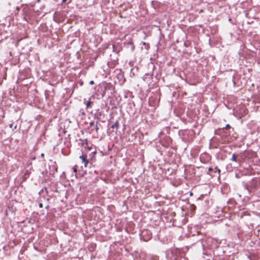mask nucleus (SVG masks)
Wrapping results in <instances>:
<instances>
[{
  "instance_id": "423d86ee",
  "label": "nucleus",
  "mask_w": 260,
  "mask_h": 260,
  "mask_svg": "<svg viewBox=\"0 0 260 260\" xmlns=\"http://www.w3.org/2000/svg\"><path fill=\"white\" fill-rule=\"evenodd\" d=\"M77 168H78V167L77 165H75L74 167H73V171L74 173H77Z\"/></svg>"
},
{
  "instance_id": "1a4fd4ad",
  "label": "nucleus",
  "mask_w": 260,
  "mask_h": 260,
  "mask_svg": "<svg viewBox=\"0 0 260 260\" xmlns=\"http://www.w3.org/2000/svg\"><path fill=\"white\" fill-rule=\"evenodd\" d=\"M98 129H99V127L98 126V124H96V126H95V130H96V132H98Z\"/></svg>"
},
{
  "instance_id": "f257e3e1",
  "label": "nucleus",
  "mask_w": 260,
  "mask_h": 260,
  "mask_svg": "<svg viewBox=\"0 0 260 260\" xmlns=\"http://www.w3.org/2000/svg\"><path fill=\"white\" fill-rule=\"evenodd\" d=\"M79 158L82 160V162L84 164V167L86 168L89 162L86 153L83 154L82 155L80 156Z\"/></svg>"
},
{
  "instance_id": "39448f33",
  "label": "nucleus",
  "mask_w": 260,
  "mask_h": 260,
  "mask_svg": "<svg viewBox=\"0 0 260 260\" xmlns=\"http://www.w3.org/2000/svg\"><path fill=\"white\" fill-rule=\"evenodd\" d=\"M92 103V102L88 101L86 103V108H88L91 106Z\"/></svg>"
},
{
  "instance_id": "7ed1b4c3",
  "label": "nucleus",
  "mask_w": 260,
  "mask_h": 260,
  "mask_svg": "<svg viewBox=\"0 0 260 260\" xmlns=\"http://www.w3.org/2000/svg\"><path fill=\"white\" fill-rule=\"evenodd\" d=\"M231 160H232L233 161H236V162L238 161L239 160L237 159V155H236L235 154H233L232 155V156L231 158Z\"/></svg>"
},
{
  "instance_id": "6e6552de",
  "label": "nucleus",
  "mask_w": 260,
  "mask_h": 260,
  "mask_svg": "<svg viewBox=\"0 0 260 260\" xmlns=\"http://www.w3.org/2000/svg\"><path fill=\"white\" fill-rule=\"evenodd\" d=\"M215 169L216 170H217V171H218V173H219V174H220V170L219 169H218V168H217V167H216Z\"/></svg>"
},
{
  "instance_id": "2eb2a0df",
  "label": "nucleus",
  "mask_w": 260,
  "mask_h": 260,
  "mask_svg": "<svg viewBox=\"0 0 260 260\" xmlns=\"http://www.w3.org/2000/svg\"><path fill=\"white\" fill-rule=\"evenodd\" d=\"M150 238V236H149L148 238V239H149Z\"/></svg>"
},
{
  "instance_id": "9b49d317",
  "label": "nucleus",
  "mask_w": 260,
  "mask_h": 260,
  "mask_svg": "<svg viewBox=\"0 0 260 260\" xmlns=\"http://www.w3.org/2000/svg\"><path fill=\"white\" fill-rule=\"evenodd\" d=\"M148 231H143L142 234L143 235L145 233H148Z\"/></svg>"
},
{
  "instance_id": "4468645a",
  "label": "nucleus",
  "mask_w": 260,
  "mask_h": 260,
  "mask_svg": "<svg viewBox=\"0 0 260 260\" xmlns=\"http://www.w3.org/2000/svg\"><path fill=\"white\" fill-rule=\"evenodd\" d=\"M67 0H62V2L64 3L67 1Z\"/></svg>"
},
{
  "instance_id": "f03ea898",
  "label": "nucleus",
  "mask_w": 260,
  "mask_h": 260,
  "mask_svg": "<svg viewBox=\"0 0 260 260\" xmlns=\"http://www.w3.org/2000/svg\"><path fill=\"white\" fill-rule=\"evenodd\" d=\"M82 146L84 147L85 148H87L88 150L91 149V147H89L88 144L87 140L86 139L83 141L82 144Z\"/></svg>"
},
{
  "instance_id": "ddd939ff",
  "label": "nucleus",
  "mask_w": 260,
  "mask_h": 260,
  "mask_svg": "<svg viewBox=\"0 0 260 260\" xmlns=\"http://www.w3.org/2000/svg\"><path fill=\"white\" fill-rule=\"evenodd\" d=\"M90 84H94V82H93V81H91L90 82Z\"/></svg>"
},
{
  "instance_id": "0eeeda50",
  "label": "nucleus",
  "mask_w": 260,
  "mask_h": 260,
  "mask_svg": "<svg viewBox=\"0 0 260 260\" xmlns=\"http://www.w3.org/2000/svg\"><path fill=\"white\" fill-rule=\"evenodd\" d=\"M231 127V126L230 124H226L225 127V129H229Z\"/></svg>"
},
{
  "instance_id": "9d476101",
  "label": "nucleus",
  "mask_w": 260,
  "mask_h": 260,
  "mask_svg": "<svg viewBox=\"0 0 260 260\" xmlns=\"http://www.w3.org/2000/svg\"><path fill=\"white\" fill-rule=\"evenodd\" d=\"M39 207H40V208H42V207H43V204H42V203H40V204H39Z\"/></svg>"
},
{
  "instance_id": "f8f14e48",
  "label": "nucleus",
  "mask_w": 260,
  "mask_h": 260,
  "mask_svg": "<svg viewBox=\"0 0 260 260\" xmlns=\"http://www.w3.org/2000/svg\"><path fill=\"white\" fill-rule=\"evenodd\" d=\"M209 171H211L213 170V169L211 168H209V169H208Z\"/></svg>"
},
{
  "instance_id": "20e7f679",
  "label": "nucleus",
  "mask_w": 260,
  "mask_h": 260,
  "mask_svg": "<svg viewBox=\"0 0 260 260\" xmlns=\"http://www.w3.org/2000/svg\"><path fill=\"white\" fill-rule=\"evenodd\" d=\"M119 122L118 121H117L116 122H115L112 126L111 128H118L119 127Z\"/></svg>"
}]
</instances>
